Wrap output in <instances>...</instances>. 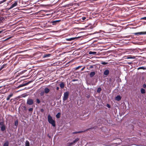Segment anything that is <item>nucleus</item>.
Wrapping results in <instances>:
<instances>
[{
	"label": "nucleus",
	"instance_id": "1",
	"mask_svg": "<svg viewBox=\"0 0 146 146\" xmlns=\"http://www.w3.org/2000/svg\"><path fill=\"white\" fill-rule=\"evenodd\" d=\"M48 122L54 127L56 126L55 121L52 119V117L49 114L48 115Z\"/></svg>",
	"mask_w": 146,
	"mask_h": 146
},
{
	"label": "nucleus",
	"instance_id": "2",
	"mask_svg": "<svg viewBox=\"0 0 146 146\" xmlns=\"http://www.w3.org/2000/svg\"><path fill=\"white\" fill-rule=\"evenodd\" d=\"M69 95V92L68 91H67L64 93L63 98V100L64 102L68 99Z\"/></svg>",
	"mask_w": 146,
	"mask_h": 146
},
{
	"label": "nucleus",
	"instance_id": "3",
	"mask_svg": "<svg viewBox=\"0 0 146 146\" xmlns=\"http://www.w3.org/2000/svg\"><path fill=\"white\" fill-rule=\"evenodd\" d=\"M0 127L1 130L2 131H3L5 130L6 126L3 121L0 122Z\"/></svg>",
	"mask_w": 146,
	"mask_h": 146
},
{
	"label": "nucleus",
	"instance_id": "4",
	"mask_svg": "<svg viewBox=\"0 0 146 146\" xmlns=\"http://www.w3.org/2000/svg\"><path fill=\"white\" fill-rule=\"evenodd\" d=\"M61 21V20H56L51 21L50 23V24H52L53 25H56L59 24V22Z\"/></svg>",
	"mask_w": 146,
	"mask_h": 146
},
{
	"label": "nucleus",
	"instance_id": "5",
	"mask_svg": "<svg viewBox=\"0 0 146 146\" xmlns=\"http://www.w3.org/2000/svg\"><path fill=\"white\" fill-rule=\"evenodd\" d=\"M27 104L29 105H32L33 104V100L32 99L29 98L27 100Z\"/></svg>",
	"mask_w": 146,
	"mask_h": 146
},
{
	"label": "nucleus",
	"instance_id": "6",
	"mask_svg": "<svg viewBox=\"0 0 146 146\" xmlns=\"http://www.w3.org/2000/svg\"><path fill=\"white\" fill-rule=\"evenodd\" d=\"M18 1H15L14 3H12L11 5V7L10 8V9L13 8L15 7L16 6L18 3Z\"/></svg>",
	"mask_w": 146,
	"mask_h": 146
},
{
	"label": "nucleus",
	"instance_id": "7",
	"mask_svg": "<svg viewBox=\"0 0 146 146\" xmlns=\"http://www.w3.org/2000/svg\"><path fill=\"white\" fill-rule=\"evenodd\" d=\"M132 34L137 35H145L146 34V31L133 33Z\"/></svg>",
	"mask_w": 146,
	"mask_h": 146
},
{
	"label": "nucleus",
	"instance_id": "8",
	"mask_svg": "<svg viewBox=\"0 0 146 146\" xmlns=\"http://www.w3.org/2000/svg\"><path fill=\"white\" fill-rule=\"evenodd\" d=\"M110 72L107 69L105 70L104 73V74L105 75H108L109 73Z\"/></svg>",
	"mask_w": 146,
	"mask_h": 146
},
{
	"label": "nucleus",
	"instance_id": "9",
	"mask_svg": "<svg viewBox=\"0 0 146 146\" xmlns=\"http://www.w3.org/2000/svg\"><path fill=\"white\" fill-rule=\"evenodd\" d=\"M87 130H88V129H86L84 131H77V132H73L72 133L73 134H76V133H83V132H85V131H87Z\"/></svg>",
	"mask_w": 146,
	"mask_h": 146
},
{
	"label": "nucleus",
	"instance_id": "10",
	"mask_svg": "<svg viewBox=\"0 0 146 146\" xmlns=\"http://www.w3.org/2000/svg\"><path fill=\"white\" fill-rule=\"evenodd\" d=\"M50 91V90L48 88H46L44 89V92L46 94H48V93Z\"/></svg>",
	"mask_w": 146,
	"mask_h": 146
},
{
	"label": "nucleus",
	"instance_id": "11",
	"mask_svg": "<svg viewBox=\"0 0 146 146\" xmlns=\"http://www.w3.org/2000/svg\"><path fill=\"white\" fill-rule=\"evenodd\" d=\"M77 38L76 37H73V38H66V40L67 41H71L73 40H74V39Z\"/></svg>",
	"mask_w": 146,
	"mask_h": 146
},
{
	"label": "nucleus",
	"instance_id": "12",
	"mask_svg": "<svg viewBox=\"0 0 146 146\" xmlns=\"http://www.w3.org/2000/svg\"><path fill=\"white\" fill-rule=\"evenodd\" d=\"M13 93H11L10 94L8 95V97H7L6 100H10V98L13 96Z\"/></svg>",
	"mask_w": 146,
	"mask_h": 146
},
{
	"label": "nucleus",
	"instance_id": "13",
	"mask_svg": "<svg viewBox=\"0 0 146 146\" xmlns=\"http://www.w3.org/2000/svg\"><path fill=\"white\" fill-rule=\"evenodd\" d=\"M95 74V73L94 72H92L90 74V76L91 78L93 77Z\"/></svg>",
	"mask_w": 146,
	"mask_h": 146
},
{
	"label": "nucleus",
	"instance_id": "14",
	"mask_svg": "<svg viewBox=\"0 0 146 146\" xmlns=\"http://www.w3.org/2000/svg\"><path fill=\"white\" fill-rule=\"evenodd\" d=\"M60 86L61 89H63L64 86V84L63 82H61L60 84Z\"/></svg>",
	"mask_w": 146,
	"mask_h": 146
},
{
	"label": "nucleus",
	"instance_id": "15",
	"mask_svg": "<svg viewBox=\"0 0 146 146\" xmlns=\"http://www.w3.org/2000/svg\"><path fill=\"white\" fill-rule=\"evenodd\" d=\"M121 99V97L120 96H117L115 97V99L117 101H119Z\"/></svg>",
	"mask_w": 146,
	"mask_h": 146
},
{
	"label": "nucleus",
	"instance_id": "16",
	"mask_svg": "<svg viewBox=\"0 0 146 146\" xmlns=\"http://www.w3.org/2000/svg\"><path fill=\"white\" fill-rule=\"evenodd\" d=\"M80 140V138H78L75 139L73 141V142H72V143H73V144L76 143L77 142H78V141Z\"/></svg>",
	"mask_w": 146,
	"mask_h": 146
},
{
	"label": "nucleus",
	"instance_id": "17",
	"mask_svg": "<svg viewBox=\"0 0 146 146\" xmlns=\"http://www.w3.org/2000/svg\"><path fill=\"white\" fill-rule=\"evenodd\" d=\"M7 65V64H3L2 66H1L0 68V70H1L3 68H5L6 67Z\"/></svg>",
	"mask_w": 146,
	"mask_h": 146
},
{
	"label": "nucleus",
	"instance_id": "18",
	"mask_svg": "<svg viewBox=\"0 0 146 146\" xmlns=\"http://www.w3.org/2000/svg\"><path fill=\"white\" fill-rule=\"evenodd\" d=\"M30 143L29 141L28 140H26L25 143V146H29Z\"/></svg>",
	"mask_w": 146,
	"mask_h": 146
},
{
	"label": "nucleus",
	"instance_id": "19",
	"mask_svg": "<svg viewBox=\"0 0 146 146\" xmlns=\"http://www.w3.org/2000/svg\"><path fill=\"white\" fill-rule=\"evenodd\" d=\"M26 86V84H25V83H24L22 84H20L17 87L18 88H21L22 87H23L24 86Z\"/></svg>",
	"mask_w": 146,
	"mask_h": 146
},
{
	"label": "nucleus",
	"instance_id": "20",
	"mask_svg": "<svg viewBox=\"0 0 146 146\" xmlns=\"http://www.w3.org/2000/svg\"><path fill=\"white\" fill-rule=\"evenodd\" d=\"M89 54H94L96 55V52H92V51H90L89 52Z\"/></svg>",
	"mask_w": 146,
	"mask_h": 146
},
{
	"label": "nucleus",
	"instance_id": "21",
	"mask_svg": "<svg viewBox=\"0 0 146 146\" xmlns=\"http://www.w3.org/2000/svg\"><path fill=\"white\" fill-rule=\"evenodd\" d=\"M141 93L144 94L145 93V90L143 88H142L141 90Z\"/></svg>",
	"mask_w": 146,
	"mask_h": 146
},
{
	"label": "nucleus",
	"instance_id": "22",
	"mask_svg": "<svg viewBox=\"0 0 146 146\" xmlns=\"http://www.w3.org/2000/svg\"><path fill=\"white\" fill-rule=\"evenodd\" d=\"M9 143L8 141L6 142L4 144L3 146H9Z\"/></svg>",
	"mask_w": 146,
	"mask_h": 146
},
{
	"label": "nucleus",
	"instance_id": "23",
	"mask_svg": "<svg viewBox=\"0 0 146 146\" xmlns=\"http://www.w3.org/2000/svg\"><path fill=\"white\" fill-rule=\"evenodd\" d=\"M51 55V54H44V58H46L48 57H50Z\"/></svg>",
	"mask_w": 146,
	"mask_h": 146
},
{
	"label": "nucleus",
	"instance_id": "24",
	"mask_svg": "<svg viewBox=\"0 0 146 146\" xmlns=\"http://www.w3.org/2000/svg\"><path fill=\"white\" fill-rule=\"evenodd\" d=\"M60 115V113H58L56 115V117L57 118H59Z\"/></svg>",
	"mask_w": 146,
	"mask_h": 146
},
{
	"label": "nucleus",
	"instance_id": "25",
	"mask_svg": "<svg viewBox=\"0 0 146 146\" xmlns=\"http://www.w3.org/2000/svg\"><path fill=\"white\" fill-rule=\"evenodd\" d=\"M102 89L101 88H98L97 90V92L98 93H100Z\"/></svg>",
	"mask_w": 146,
	"mask_h": 146
},
{
	"label": "nucleus",
	"instance_id": "26",
	"mask_svg": "<svg viewBox=\"0 0 146 146\" xmlns=\"http://www.w3.org/2000/svg\"><path fill=\"white\" fill-rule=\"evenodd\" d=\"M146 68L144 67H139L138 68V70L139 69H143V70H145Z\"/></svg>",
	"mask_w": 146,
	"mask_h": 146
},
{
	"label": "nucleus",
	"instance_id": "27",
	"mask_svg": "<svg viewBox=\"0 0 146 146\" xmlns=\"http://www.w3.org/2000/svg\"><path fill=\"white\" fill-rule=\"evenodd\" d=\"M100 64L102 65H106L108 64V62H102L100 63Z\"/></svg>",
	"mask_w": 146,
	"mask_h": 146
},
{
	"label": "nucleus",
	"instance_id": "28",
	"mask_svg": "<svg viewBox=\"0 0 146 146\" xmlns=\"http://www.w3.org/2000/svg\"><path fill=\"white\" fill-rule=\"evenodd\" d=\"M4 18L3 17H0V24L3 22V20Z\"/></svg>",
	"mask_w": 146,
	"mask_h": 146
},
{
	"label": "nucleus",
	"instance_id": "29",
	"mask_svg": "<svg viewBox=\"0 0 146 146\" xmlns=\"http://www.w3.org/2000/svg\"><path fill=\"white\" fill-rule=\"evenodd\" d=\"M135 57L134 56H133V57H131V56H130L128 57L127 58V59H134L135 58Z\"/></svg>",
	"mask_w": 146,
	"mask_h": 146
},
{
	"label": "nucleus",
	"instance_id": "30",
	"mask_svg": "<svg viewBox=\"0 0 146 146\" xmlns=\"http://www.w3.org/2000/svg\"><path fill=\"white\" fill-rule=\"evenodd\" d=\"M36 101L37 103L38 104H39L40 102V101L38 98L36 99Z\"/></svg>",
	"mask_w": 146,
	"mask_h": 146
},
{
	"label": "nucleus",
	"instance_id": "31",
	"mask_svg": "<svg viewBox=\"0 0 146 146\" xmlns=\"http://www.w3.org/2000/svg\"><path fill=\"white\" fill-rule=\"evenodd\" d=\"M44 91H41L40 94V96H43L44 95Z\"/></svg>",
	"mask_w": 146,
	"mask_h": 146
},
{
	"label": "nucleus",
	"instance_id": "32",
	"mask_svg": "<svg viewBox=\"0 0 146 146\" xmlns=\"http://www.w3.org/2000/svg\"><path fill=\"white\" fill-rule=\"evenodd\" d=\"M18 125V121L17 120H16L15 121V125L16 126Z\"/></svg>",
	"mask_w": 146,
	"mask_h": 146
},
{
	"label": "nucleus",
	"instance_id": "33",
	"mask_svg": "<svg viewBox=\"0 0 146 146\" xmlns=\"http://www.w3.org/2000/svg\"><path fill=\"white\" fill-rule=\"evenodd\" d=\"M32 82V81H28L25 84H26V85H28L29 84L31 83Z\"/></svg>",
	"mask_w": 146,
	"mask_h": 146
},
{
	"label": "nucleus",
	"instance_id": "34",
	"mask_svg": "<svg viewBox=\"0 0 146 146\" xmlns=\"http://www.w3.org/2000/svg\"><path fill=\"white\" fill-rule=\"evenodd\" d=\"M6 0H3L2 1H0V4H1V3H3L6 1Z\"/></svg>",
	"mask_w": 146,
	"mask_h": 146
},
{
	"label": "nucleus",
	"instance_id": "35",
	"mask_svg": "<svg viewBox=\"0 0 146 146\" xmlns=\"http://www.w3.org/2000/svg\"><path fill=\"white\" fill-rule=\"evenodd\" d=\"M33 110V108H30L29 109V111H31L32 112Z\"/></svg>",
	"mask_w": 146,
	"mask_h": 146
},
{
	"label": "nucleus",
	"instance_id": "36",
	"mask_svg": "<svg viewBox=\"0 0 146 146\" xmlns=\"http://www.w3.org/2000/svg\"><path fill=\"white\" fill-rule=\"evenodd\" d=\"M81 67H82L81 66H79L76 68V70H78L79 68H80Z\"/></svg>",
	"mask_w": 146,
	"mask_h": 146
},
{
	"label": "nucleus",
	"instance_id": "37",
	"mask_svg": "<svg viewBox=\"0 0 146 146\" xmlns=\"http://www.w3.org/2000/svg\"><path fill=\"white\" fill-rule=\"evenodd\" d=\"M141 20H146V17H143L141 18L140 19Z\"/></svg>",
	"mask_w": 146,
	"mask_h": 146
},
{
	"label": "nucleus",
	"instance_id": "38",
	"mask_svg": "<svg viewBox=\"0 0 146 146\" xmlns=\"http://www.w3.org/2000/svg\"><path fill=\"white\" fill-rule=\"evenodd\" d=\"M86 19V17H82L81 18V19L82 20H85Z\"/></svg>",
	"mask_w": 146,
	"mask_h": 146
},
{
	"label": "nucleus",
	"instance_id": "39",
	"mask_svg": "<svg viewBox=\"0 0 146 146\" xmlns=\"http://www.w3.org/2000/svg\"><path fill=\"white\" fill-rule=\"evenodd\" d=\"M23 108H24L23 110L25 111H26L27 110V108H26V107L25 106H23Z\"/></svg>",
	"mask_w": 146,
	"mask_h": 146
},
{
	"label": "nucleus",
	"instance_id": "40",
	"mask_svg": "<svg viewBox=\"0 0 146 146\" xmlns=\"http://www.w3.org/2000/svg\"><path fill=\"white\" fill-rule=\"evenodd\" d=\"M107 106L109 108H110V105L108 104H107Z\"/></svg>",
	"mask_w": 146,
	"mask_h": 146
},
{
	"label": "nucleus",
	"instance_id": "41",
	"mask_svg": "<svg viewBox=\"0 0 146 146\" xmlns=\"http://www.w3.org/2000/svg\"><path fill=\"white\" fill-rule=\"evenodd\" d=\"M143 88H146V85L145 84H143Z\"/></svg>",
	"mask_w": 146,
	"mask_h": 146
},
{
	"label": "nucleus",
	"instance_id": "42",
	"mask_svg": "<svg viewBox=\"0 0 146 146\" xmlns=\"http://www.w3.org/2000/svg\"><path fill=\"white\" fill-rule=\"evenodd\" d=\"M77 81H78V79H73V80H72V81L74 82Z\"/></svg>",
	"mask_w": 146,
	"mask_h": 146
},
{
	"label": "nucleus",
	"instance_id": "43",
	"mask_svg": "<svg viewBox=\"0 0 146 146\" xmlns=\"http://www.w3.org/2000/svg\"><path fill=\"white\" fill-rule=\"evenodd\" d=\"M93 68V66L92 65H91L89 67V69H92Z\"/></svg>",
	"mask_w": 146,
	"mask_h": 146
},
{
	"label": "nucleus",
	"instance_id": "44",
	"mask_svg": "<svg viewBox=\"0 0 146 146\" xmlns=\"http://www.w3.org/2000/svg\"><path fill=\"white\" fill-rule=\"evenodd\" d=\"M40 111L41 112H43L44 111V110L43 109H41L40 110Z\"/></svg>",
	"mask_w": 146,
	"mask_h": 146
},
{
	"label": "nucleus",
	"instance_id": "45",
	"mask_svg": "<svg viewBox=\"0 0 146 146\" xmlns=\"http://www.w3.org/2000/svg\"><path fill=\"white\" fill-rule=\"evenodd\" d=\"M85 68V67H83L81 69V71H82V70H83Z\"/></svg>",
	"mask_w": 146,
	"mask_h": 146
},
{
	"label": "nucleus",
	"instance_id": "46",
	"mask_svg": "<svg viewBox=\"0 0 146 146\" xmlns=\"http://www.w3.org/2000/svg\"><path fill=\"white\" fill-rule=\"evenodd\" d=\"M59 89V87H56V90H58Z\"/></svg>",
	"mask_w": 146,
	"mask_h": 146
},
{
	"label": "nucleus",
	"instance_id": "47",
	"mask_svg": "<svg viewBox=\"0 0 146 146\" xmlns=\"http://www.w3.org/2000/svg\"><path fill=\"white\" fill-rule=\"evenodd\" d=\"M3 30L0 31V34L1 33H2L3 32Z\"/></svg>",
	"mask_w": 146,
	"mask_h": 146
},
{
	"label": "nucleus",
	"instance_id": "48",
	"mask_svg": "<svg viewBox=\"0 0 146 146\" xmlns=\"http://www.w3.org/2000/svg\"><path fill=\"white\" fill-rule=\"evenodd\" d=\"M128 64H131V62H128Z\"/></svg>",
	"mask_w": 146,
	"mask_h": 146
}]
</instances>
